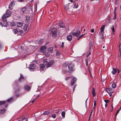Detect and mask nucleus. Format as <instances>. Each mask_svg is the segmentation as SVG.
<instances>
[{
	"instance_id": "f257e3e1",
	"label": "nucleus",
	"mask_w": 121,
	"mask_h": 121,
	"mask_svg": "<svg viewBox=\"0 0 121 121\" xmlns=\"http://www.w3.org/2000/svg\"><path fill=\"white\" fill-rule=\"evenodd\" d=\"M11 14V11L9 10H7L6 13H4L2 17L3 21H6V18L10 16Z\"/></svg>"
},
{
	"instance_id": "f03ea898",
	"label": "nucleus",
	"mask_w": 121,
	"mask_h": 121,
	"mask_svg": "<svg viewBox=\"0 0 121 121\" xmlns=\"http://www.w3.org/2000/svg\"><path fill=\"white\" fill-rule=\"evenodd\" d=\"M13 98L11 97L8 99L7 101H0V105H4L5 104V107L7 108L8 106L7 104H8V103H9L12 102L13 101Z\"/></svg>"
},
{
	"instance_id": "7ed1b4c3",
	"label": "nucleus",
	"mask_w": 121,
	"mask_h": 121,
	"mask_svg": "<svg viewBox=\"0 0 121 121\" xmlns=\"http://www.w3.org/2000/svg\"><path fill=\"white\" fill-rule=\"evenodd\" d=\"M68 65L69 71L68 72L67 71V72L71 73V72H73L74 70V65L71 63H70L69 64H68Z\"/></svg>"
},
{
	"instance_id": "20e7f679",
	"label": "nucleus",
	"mask_w": 121,
	"mask_h": 121,
	"mask_svg": "<svg viewBox=\"0 0 121 121\" xmlns=\"http://www.w3.org/2000/svg\"><path fill=\"white\" fill-rule=\"evenodd\" d=\"M52 36L53 37L56 36L57 35V29L56 28H52L51 31Z\"/></svg>"
},
{
	"instance_id": "39448f33",
	"label": "nucleus",
	"mask_w": 121,
	"mask_h": 121,
	"mask_svg": "<svg viewBox=\"0 0 121 121\" xmlns=\"http://www.w3.org/2000/svg\"><path fill=\"white\" fill-rule=\"evenodd\" d=\"M80 31L79 30H78L77 31L76 33L71 32L70 33V35H72L73 36L78 37L79 35L80 34Z\"/></svg>"
},
{
	"instance_id": "423d86ee",
	"label": "nucleus",
	"mask_w": 121,
	"mask_h": 121,
	"mask_svg": "<svg viewBox=\"0 0 121 121\" xmlns=\"http://www.w3.org/2000/svg\"><path fill=\"white\" fill-rule=\"evenodd\" d=\"M35 65L33 64H32L30 65L29 67V69L30 71H34L35 68Z\"/></svg>"
},
{
	"instance_id": "0eeeda50",
	"label": "nucleus",
	"mask_w": 121,
	"mask_h": 121,
	"mask_svg": "<svg viewBox=\"0 0 121 121\" xmlns=\"http://www.w3.org/2000/svg\"><path fill=\"white\" fill-rule=\"evenodd\" d=\"M15 4V3L13 1L11 2L9 6V9L10 10H12L13 9V7Z\"/></svg>"
},
{
	"instance_id": "6e6552de",
	"label": "nucleus",
	"mask_w": 121,
	"mask_h": 121,
	"mask_svg": "<svg viewBox=\"0 0 121 121\" xmlns=\"http://www.w3.org/2000/svg\"><path fill=\"white\" fill-rule=\"evenodd\" d=\"M25 81V78L21 74H20V76L18 81L19 82H23Z\"/></svg>"
},
{
	"instance_id": "1a4fd4ad",
	"label": "nucleus",
	"mask_w": 121,
	"mask_h": 121,
	"mask_svg": "<svg viewBox=\"0 0 121 121\" xmlns=\"http://www.w3.org/2000/svg\"><path fill=\"white\" fill-rule=\"evenodd\" d=\"M26 8L25 7H24L21 9L20 10V12L22 14L26 13Z\"/></svg>"
},
{
	"instance_id": "9d476101",
	"label": "nucleus",
	"mask_w": 121,
	"mask_h": 121,
	"mask_svg": "<svg viewBox=\"0 0 121 121\" xmlns=\"http://www.w3.org/2000/svg\"><path fill=\"white\" fill-rule=\"evenodd\" d=\"M105 91L108 93H112L114 92V90L112 88H106Z\"/></svg>"
},
{
	"instance_id": "9b49d317",
	"label": "nucleus",
	"mask_w": 121,
	"mask_h": 121,
	"mask_svg": "<svg viewBox=\"0 0 121 121\" xmlns=\"http://www.w3.org/2000/svg\"><path fill=\"white\" fill-rule=\"evenodd\" d=\"M76 80L77 79L75 78H74L71 81V85L72 86H73L76 82Z\"/></svg>"
},
{
	"instance_id": "f8f14e48",
	"label": "nucleus",
	"mask_w": 121,
	"mask_h": 121,
	"mask_svg": "<svg viewBox=\"0 0 121 121\" xmlns=\"http://www.w3.org/2000/svg\"><path fill=\"white\" fill-rule=\"evenodd\" d=\"M59 25L60 28H65V24L62 21L60 22L59 23Z\"/></svg>"
},
{
	"instance_id": "ddd939ff",
	"label": "nucleus",
	"mask_w": 121,
	"mask_h": 121,
	"mask_svg": "<svg viewBox=\"0 0 121 121\" xmlns=\"http://www.w3.org/2000/svg\"><path fill=\"white\" fill-rule=\"evenodd\" d=\"M112 69L111 71V73L113 75H114L116 73L117 70V69L113 67H112Z\"/></svg>"
},
{
	"instance_id": "4468645a",
	"label": "nucleus",
	"mask_w": 121,
	"mask_h": 121,
	"mask_svg": "<svg viewBox=\"0 0 121 121\" xmlns=\"http://www.w3.org/2000/svg\"><path fill=\"white\" fill-rule=\"evenodd\" d=\"M54 63V61L52 60L48 63L47 64V67H49L52 65Z\"/></svg>"
},
{
	"instance_id": "2eb2a0df",
	"label": "nucleus",
	"mask_w": 121,
	"mask_h": 121,
	"mask_svg": "<svg viewBox=\"0 0 121 121\" xmlns=\"http://www.w3.org/2000/svg\"><path fill=\"white\" fill-rule=\"evenodd\" d=\"M46 47L45 46H42L40 48V50L41 52H44L45 50L46 49Z\"/></svg>"
},
{
	"instance_id": "dca6fc26",
	"label": "nucleus",
	"mask_w": 121,
	"mask_h": 121,
	"mask_svg": "<svg viewBox=\"0 0 121 121\" xmlns=\"http://www.w3.org/2000/svg\"><path fill=\"white\" fill-rule=\"evenodd\" d=\"M39 66L41 70L42 71H43L45 68L44 65L42 64H41L39 65Z\"/></svg>"
},
{
	"instance_id": "f3484780",
	"label": "nucleus",
	"mask_w": 121,
	"mask_h": 121,
	"mask_svg": "<svg viewBox=\"0 0 121 121\" xmlns=\"http://www.w3.org/2000/svg\"><path fill=\"white\" fill-rule=\"evenodd\" d=\"M17 25L16 26L17 27L19 28L21 27L22 26L23 23L22 22H17Z\"/></svg>"
},
{
	"instance_id": "a211bd4d",
	"label": "nucleus",
	"mask_w": 121,
	"mask_h": 121,
	"mask_svg": "<svg viewBox=\"0 0 121 121\" xmlns=\"http://www.w3.org/2000/svg\"><path fill=\"white\" fill-rule=\"evenodd\" d=\"M24 87L25 89L27 91H29L30 90V86L28 85H25Z\"/></svg>"
},
{
	"instance_id": "6ab92c4d",
	"label": "nucleus",
	"mask_w": 121,
	"mask_h": 121,
	"mask_svg": "<svg viewBox=\"0 0 121 121\" xmlns=\"http://www.w3.org/2000/svg\"><path fill=\"white\" fill-rule=\"evenodd\" d=\"M72 35H68L67 36V39L69 41H71L72 40Z\"/></svg>"
},
{
	"instance_id": "aec40b11",
	"label": "nucleus",
	"mask_w": 121,
	"mask_h": 121,
	"mask_svg": "<svg viewBox=\"0 0 121 121\" xmlns=\"http://www.w3.org/2000/svg\"><path fill=\"white\" fill-rule=\"evenodd\" d=\"M43 39H40L39 40H37L36 42V43L37 44H38L39 45H40L43 41Z\"/></svg>"
},
{
	"instance_id": "412c9836",
	"label": "nucleus",
	"mask_w": 121,
	"mask_h": 121,
	"mask_svg": "<svg viewBox=\"0 0 121 121\" xmlns=\"http://www.w3.org/2000/svg\"><path fill=\"white\" fill-rule=\"evenodd\" d=\"M10 26H15L14 22L13 21H12L9 22V23Z\"/></svg>"
},
{
	"instance_id": "4be33fe9",
	"label": "nucleus",
	"mask_w": 121,
	"mask_h": 121,
	"mask_svg": "<svg viewBox=\"0 0 121 121\" xmlns=\"http://www.w3.org/2000/svg\"><path fill=\"white\" fill-rule=\"evenodd\" d=\"M92 93L93 96H95L96 95L95 90L94 88H92Z\"/></svg>"
},
{
	"instance_id": "5701e85b",
	"label": "nucleus",
	"mask_w": 121,
	"mask_h": 121,
	"mask_svg": "<svg viewBox=\"0 0 121 121\" xmlns=\"http://www.w3.org/2000/svg\"><path fill=\"white\" fill-rule=\"evenodd\" d=\"M53 48L52 47H50L49 48L48 50V52H52L53 50Z\"/></svg>"
},
{
	"instance_id": "b1692460",
	"label": "nucleus",
	"mask_w": 121,
	"mask_h": 121,
	"mask_svg": "<svg viewBox=\"0 0 121 121\" xmlns=\"http://www.w3.org/2000/svg\"><path fill=\"white\" fill-rule=\"evenodd\" d=\"M105 26V25H104L101 26L100 29V33H102L103 32L104 30Z\"/></svg>"
},
{
	"instance_id": "393cba45",
	"label": "nucleus",
	"mask_w": 121,
	"mask_h": 121,
	"mask_svg": "<svg viewBox=\"0 0 121 121\" xmlns=\"http://www.w3.org/2000/svg\"><path fill=\"white\" fill-rule=\"evenodd\" d=\"M28 29V26L26 24L25 25L24 27V31H26Z\"/></svg>"
},
{
	"instance_id": "a878e982",
	"label": "nucleus",
	"mask_w": 121,
	"mask_h": 121,
	"mask_svg": "<svg viewBox=\"0 0 121 121\" xmlns=\"http://www.w3.org/2000/svg\"><path fill=\"white\" fill-rule=\"evenodd\" d=\"M4 22H3V26L4 27H6L8 26V25L7 23V22L6 21H4Z\"/></svg>"
},
{
	"instance_id": "bb28decb",
	"label": "nucleus",
	"mask_w": 121,
	"mask_h": 121,
	"mask_svg": "<svg viewBox=\"0 0 121 121\" xmlns=\"http://www.w3.org/2000/svg\"><path fill=\"white\" fill-rule=\"evenodd\" d=\"M26 21L27 22H29L30 19V17L29 16H26Z\"/></svg>"
},
{
	"instance_id": "cd10ccee",
	"label": "nucleus",
	"mask_w": 121,
	"mask_h": 121,
	"mask_svg": "<svg viewBox=\"0 0 121 121\" xmlns=\"http://www.w3.org/2000/svg\"><path fill=\"white\" fill-rule=\"evenodd\" d=\"M6 111V110L4 108H3L0 110V113L1 114H3Z\"/></svg>"
},
{
	"instance_id": "c85d7f7f",
	"label": "nucleus",
	"mask_w": 121,
	"mask_h": 121,
	"mask_svg": "<svg viewBox=\"0 0 121 121\" xmlns=\"http://www.w3.org/2000/svg\"><path fill=\"white\" fill-rule=\"evenodd\" d=\"M50 112V111L48 110L47 111H45L43 113V114L45 115H47L49 114Z\"/></svg>"
},
{
	"instance_id": "c756f323",
	"label": "nucleus",
	"mask_w": 121,
	"mask_h": 121,
	"mask_svg": "<svg viewBox=\"0 0 121 121\" xmlns=\"http://www.w3.org/2000/svg\"><path fill=\"white\" fill-rule=\"evenodd\" d=\"M112 29L113 32V34L114 35L115 34V30L114 28V26L112 25Z\"/></svg>"
},
{
	"instance_id": "7c9ffc66",
	"label": "nucleus",
	"mask_w": 121,
	"mask_h": 121,
	"mask_svg": "<svg viewBox=\"0 0 121 121\" xmlns=\"http://www.w3.org/2000/svg\"><path fill=\"white\" fill-rule=\"evenodd\" d=\"M65 9L66 10H67L69 9V6L68 4L65 5H64Z\"/></svg>"
},
{
	"instance_id": "2f4dec72",
	"label": "nucleus",
	"mask_w": 121,
	"mask_h": 121,
	"mask_svg": "<svg viewBox=\"0 0 121 121\" xmlns=\"http://www.w3.org/2000/svg\"><path fill=\"white\" fill-rule=\"evenodd\" d=\"M13 31L14 32L15 34H17V33H18V30H17V28L16 29H13Z\"/></svg>"
},
{
	"instance_id": "473e14b6",
	"label": "nucleus",
	"mask_w": 121,
	"mask_h": 121,
	"mask_svg": "<svg viewBox=\"0 0 121 121\" xmlns=\"http://www.w3.org/2000/svg\"><path fill=\"white\" fill-rule=\"evenodd\" d=\"M15 88L17 90V91H19L21 89V88L18 86H16V87H15Z\"/></svg>"
},
{
	"instance_id": "72a5a7b5",
	"label": "nucleus",
	"mask_w": 121,
	"mask_h": 121,
	"mask_svg": "<svg viewBox=\"0 0 121 121\" xmlns=\"http://www.w3.org/2000/svg\"><path fill=\"white\" fill-rule=\"evenodd\" d=\"M116 86V83L115 82H113L112 85V87L113 88H115Z\"/></svg>"
},
{
	"instance_id": "f704fd0d",
	"label": "nucleus",
	"mask_w": 121,
	"mask_h": 121,
	"mask_svg": "<svg viewBox=\"0 0 121 121\" xmlns=\"http://www.w3.org/2000/svg\"><path fill=\"white\" fill-rule=\"evenodd\" d=\"M99 34L100 35V36H101V39H103L104 38V35L102 33H100V32H99Z\"/></svg>"
},
{
	"instance_id": "c9c22d12",
	"label": "nucleus",
	"mask_w": 121,
	"mask_h": 121,
	"mask_svg": "<svg viewBox=\"0 0 121 121\" xmlns=\"http://www.w3.org/2000/svg\"><path fill=\"white\" fill-rule=\"evenodd\" d=\"M65 111H63L61 112L62 116L64 118L65 117Z\"/></svg>"
},
{
	"instance_id": "e433bc0d",
	"label": "nucleus",
	"mask_w": 121,
	"mask_h": 121,
	"mask_svg": "<svg viewBox=\"0 0 121 121\" xmlns=\"http://www.w3.org/2000/svg\"><path fill=\"white\" fill-rule=\"evenodd\" d=\"M85 35V34H82L81 35H80V36H79L78 38L77 39V40H79L81 38H82V37L83 36H84V35Z\"/></svg>"
},
{
	"instance_id": "4c0bfd02",
	"label": "nucleus",
	"mask_w": 121,
	"mask_h": 121,
	"mask_svg": "<svg viewBox=\"0 0 121 121\" xmlns=\"http://www.w3.org/2000/svg\"><path fill=\"white\" fill-rule=\"evenodd\" d=\"M78 4L77 3H76L75 4H74V7L77 9L78 7Z\"/></svg>"
},
{
	"instance_id": "58836bf2",
	"label": "nucleus",
	"mask_w": 121,
	"mask_h": 121,
	"mask_svg": "<svg viewBox=\"0 0 121 121\" xmlns=\"http://www.w3.org/2000/svg\"><path fill=\"white\" fill-rule=\"evenodd\" d=\"M23 32L22 30H19V31H18V34L19 35H20Z\"/></svg>"
},
{
	"instance_id": "ea45409f",
	"label": "nucleus",
	"mask_w": 121,
	"mask_h": 121,
	"mask_svg": "<svg viewBox=\"0 0 121 121\" xmlns=\"http://www.w3.org/2000/svg\"><path fill=\"white\" fill-rule=\"evenodd\" d=\"M52 117L54 118H55L56 117V115L54 114H53L51 115Z\"/></svg>"
},
{
	"instance_id": "a19ab883",
	"label": "nucleus",
	"mask_w": 121,
	"mask_h": 121,
	"mask_svg": "<svg viewBox=\"0 0 121 121\" xmlns=\"http://www.w3.org/2000/svg\"><path fill=\"white\" fill-rule=\"evenodd\" d=\"M73 78V77H72V76H71V77H67L65 78V79L66 81H67V80H68L69 79V78Z\"/></svg>"
},
{
	"instance_id": "79ce46f5",
	"label": "nucleus",
	"mask_w": 121,
	"mask_h": 121,
	"mask_svg": "<svg viewBox=\"0 0 121 121\" xmlns=\"http://www.w3.org/2000/svg\"><path fill=\"white\" fill-rule=\"evenodd\" d=\"M105 102L107 104L108 103L109 101V100L108 99H105L104 100Z\"/></svg>"
},
{
	"instance_id": "37998d69",
	"label": "nucleus",
	"mask_w": 121,
	"mask_h": 121,
	"mask_svg": "<svg viewBox=\"0 0 121 121\" xmlns=\"http://www.w3.org/2000/svg\"><path fill=\"white\" fill-rule=\"evenodd\" d=\"M116 15H117V14H114V17H113V19H116Z\"/></svg>"
},
{
	"instance_id": "c03bdc74",
	"label": "nucleus",
	"mask_w": 121,
	"mask_h": 121,
	"mask_svg": "<svg viewBox=\"0 0 121 121\" xmlns=\"http://www.w3.org/2000/svg\"><path fill=\"white\" fill-rule=\"evenodd\" d=\"M119 51V55L118 56L119 57H120L121 58V50H120Z\"/></svg>"
},
{
	"instance_id": "a18cd8bd",
	"label": "nucleus",
	"mask_w": 121,
	"mask_h": 121,
	"mask_svg": "<svg viewBox=\"0 0 121 121\" xmlns=\"http://www.w3.org/2000/svg\"><path fill=\"white\" fill-rule=\"evenodd\" d=\"M64 43L63 42H62L61 44V48H63L64 47Z\"/></svg>"
},
{
	"instance_id": "49530a36",
	"label": "nucleus",
	"mask_w": 121,
	"mask_h": 121,
	"mask_svg": "<svg viewBox=\"0 0 121 121\" xmlns=\"http://www.w3.org/2000/svg\"><path fill=\"white\" fill-rule=\"evenodd\" d=\"M121 110V109H120L119 110H118L116 113V115H117L118 113H119L120 110Z\"/></svg>"
},
{
	"instance_id": "de8ad7c7",
	"label": "nucleus",
	"mask_w": 121,
	"mask_h": 121,
	"mask_svg": "<svg viewBox=\"0 0 121 121\" xmlns=\"http://www.w3.org/2000/svg\"><path fill=\"white\" fill-rule=\"evenodd\" d=\"M96 100H95L94 101V106L95 107L96 105Z\"/></svg>"
},
{
	"instance_id": "09e8293b",
	"label": "nucleus",
	"mask_w": 121,
	"mask_h": 121,
	"mask_svg": "<svg viewBox=\"0 0 121 121\" xmlns=\"http://www.w3.org/2000/svg\"><path fill=\"white\" fill-rule=\"evenodd\" d=\"M86 64V65L87 66L88 65V62L87 60H85Z\"/></svg>"
},
{
	"instance_id": "8fccbe9b",
	"label": "nucleus",
	"mask_w": 121,
	"mask_h": 121,
	"mask_svg": "<svg viewBox=\"0 0 121 121\" xmlns=\"http://www.w3.org/2000/svg\"><path fill=\"white\" fill-rule=\"evenodd\" d=\"M117 69V73L118 74H119V73L120 72V70H119L118 69Z\"/></svg>"
},
{
	"instance_id": "3c124183",
	"label": "nucleus",
	"mask_w": 121,
	"mask_h": 121,
	"mask_svg": "<svg viewBox=\"0 0 121 121\" xmlns=\"http://www.w3.org/2000/svg\"><path fill=\"white\" fill-rule=\"evenodd\" d=\"M119 51H120V50H121V44L120 45H119Z\"/></svg>"
},
{
	"instance_id": "603ef678",
	"label": "nucleus",
	"mask_w": 121,
	"mask_h": 121,
	"mask_svg": "<svg viewBox=\"0 0 121 121\" xmlns=\"http://www.w3.org/2000/svg\"><path fill=\"white\" fill-rule=\"evenodd\" d=\"M56 55H60V53L59 52H57L56 54Z\"/></svg>"
},
{
	"instance_id": "864d4df0",
	"label": "nucleus",
	"mask_w": 121,
	"mask_h": 121,
	"mask_svg": "<svg viewBox=\"0 0 121 121\" xmlns=\"http://www.w3.org/2000/svg\"><path fill=\"white\" fill-rule=\"evenodd\" d=\"M0 25H1V26H2V27H3V24L2 22H0Z\"/></svg>"
},
{
	"instance_id": "5fc2aeb1",
	"label": "nucleus",
	"mask_w": 121,
	"mask_h": 121,
	"mask_svg": "<svg viewBox=\"0 0 121 121\" xmlns=\"http://www.w3.org/2000/svg\"><path fill=\"white\" fill-rule=\"evenodd\" d=\"M90 54H91V52H90V51L89 53L87 55V57H88V56L90 55Z\"/></svg>"
},
{
	"instance_id": "6e6d98bb",
	"label": "nucleus",
	"mask_w": 121,
	"mask_h": 121,
	"mask_svg": "<svg viewBox=\"0 0 121 121\" xmlns=\"http://www.w3.org/2000/svg\"><path fill=\"white\" fill-rule=\"evenodd\" d=\"M46 55L48 57L49 56H50V54L48 53L46 54Z\"/></svg>"
},
{
	"instance_id": "4d7b16f0",
	"label": "nucleus",
	"mask_w": 121,
	"mask_h": 121,
	"mask_svg": "<svg viewBox=\"0 0 121 121\" xmlns=\"http://www.w3.org/2000/svg\"><path fill=\"white\" fill-rule=\"evenodd\" d=\"M19 95H20L19 94H17L16 95V97H18L19 96Z\"/></svg>"
},
{
	"instance_id": "13d9d810",
	"label": "nucleus",
	"mask_w": 121,
	"mask_h": 121,
	"mask_svg": "<svg viewBox=\"0 0 121 121\" xmlns=\"http://www.w3.org/2000/svg\"><path fill=\"white\" fill-rule=\"evenodd\" d=\"M91 32L92 33H93L94 32V29H92L91 31Z\"/></svg>"
},
{
	"instance_id": "bf43d9fd",
	"label": "nucleus",
	"mask_w": 121,
	"mask_h": 121,
	"mask_svg": "<svg viewBox=\"0 0 121 121\" xmlns=\"http://www.w3.org/2000/svg\"><path fill=\"white\" fill-rule=\"evenodd\" d=\"M114 14H117V13L116 12V10H114Z\"/></svg>"
},
{
	"instance_id": "052dcab7",
	"label": "nucleus",
	"mask_w": 121,
	"mask_h": 121,
	"mask_svg": "<svg viewBox=\"0 0 121 121\" xmlns=\"http://www.w3.org/2000/svg\"><path fill=\"white\" fill-rule=\"evenodd\" d=\"M25 117H23L22 118V120H25Z\"/></svg>"
},
{
	"instance_id": "680f3d73",
	"label": "nucleus",
	"mask_w": 121,
	"mask_h": 121,
	"mask_svg": "<svg viewBox=\"0 0 121 121\" xmlns=\"http://www.w3.org/2000/svg\"><path fill=\"white\" fill-rule=\"evenodd\" d=\"M24 0H18L19 2H22Z\"/></svg>"
},
{
	"instance_id": "e2e57ef3",
	"label": "nucleus",
	"mask_w": 121,
	"mask_h": 121,
	"mask_svg": "<svg viewBox=\"0 0 121 121\" xmlns=\"http://www.w3.org/2000/svg\"><path fill=\"white\" fill-rule=\"evenodd\" d=\"M91 114H90V115L89 116V121L90 120V117H91Z\"/></svg>"
},
{
	"instance_id": "0e129e2a",
	"label": "nucleus",
	"mask_w": 121,
	"mask_h": 121,
	"mask_svg": "<svg viewBox=\"0 0 121 121\" xmlns=\"http://www.w3.org/2000/svg\"><path fill=\"white\" fill-rule=\"evenodd\" d=\"M75 87H76V86H74V88H73V91H74V90L75 88Z\"/></svg>"
},
{
	"instance_id": "69168bd1",
	"label": "nucleus",
	"mask_w": 121,
	"mask_h": 121,
	"mask_svg": "<svg viewBox=\"0 0 121 121\" xmlns=\"http://www.w3.org/2000/svg\"><path fill=\"white\" fill-rule=\"evenodd\" d=\"M35 100V99H34L33 100H32L31 101V102L32 103H33V102H34V101Z\"/></svg>"
},
{
	"instance_id": "338daca9",
	"label": "nucleus",
	"mask_w": 121,
	"mask_h": 121,
	"mask_svg": "<svg viewBox=\"0 0 121 121\" xmlns=\"http://www.w3.org/2000/svg\"><path fill=\"white\" fill-rule=\"evenodd\" d=\"M43 61L44 62H46L47 63V61H46V60H44Z\"/></svg>"
},
{
	"instance_id": "774afa93",
	"label": "nucleus",
	"mask_w": 121,
	"mask_h": 121,
	"mask_svg": "<svg viewBox=\"0 0 121 121\" xmlns=\"http://www.w3.org/2000/svg\"><path fill=\"white\" fill-rule=\"evenodd\" d=\"M107 106V104L106 103L105 104V107H106Z\"/></svg>"
}]
</instances>
